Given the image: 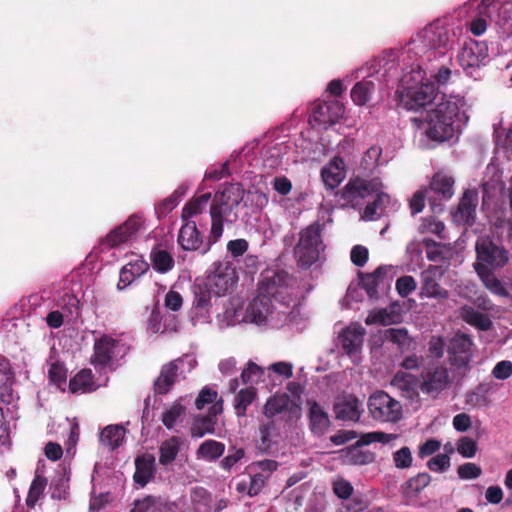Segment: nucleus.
Listing matches in <instances>:
<instances>
[{"label":"nucleus","instance_id":"obj_26","mask_svg":"<svg viewBox=\"0 0 512 512\" xmlns=\"http://www.w3.org/2000/svg\"><path fill=\"white\" fill-rule=\"evenodd\" d=\"M308 419L311 432L316 436L324 435L330 427L328 413L316 400H307Z\"/></svg>","mask_w":512,"mask_h":512},{"label":"nucleus","instance_id":"obj_63","mask_svg":"<svg viewBox=\"0 0 512 512\" xmlns=\"http://www.w3.org/2000/svg\"><path fill=\"white\" fill-rule=\"evenodd\" d=\"M428 199V194L425 190L416 191L409 201V208L412 215H416L423 211L425 207V199Z\"/></svg>","mask_w":512,"mask_h":512},{"label":"nucleus","instance_id":"obj_27","mask_svg":"<svg viewBox=\"0 0 512 512\" xmlns=\"http://www.w3.org/2000/svg\"><path fill=\"white\" fill-rule=\"evenodd\" d=\"M273 308L271 299L262 294H257L247 308V318L257 325H262L267 322Z\"/></svg>","mask_w":512,"mask_h":512},{"label":"nucleus","instance_id":"obj_4","mask_svg":"<svg viewBox=\"0 0 512 512\" xmlns=\"http://www.w3.org/2000/svg\"><path fill=\"white\" fill-rule=\"evenodd\" d=\"M127 351L128 348L120 340L103 334L94 341L90 363L96 369H105L111 367L118 359L123 358Z\"/></svg>","mask_w":512,"mask_h":512},{"label":"nucleus","instance_id":"obj_23","mask_svg":"<svg viewBox=\"0 0 512 512\" xmlns=\"http://www.w3.org/2000/svg\"><path fill=\"white\" fill-rule=\"evenodd\" d=\"M344 105L337 100L324 101L313 110V118L320 125H332L343 117Z\"/></svg>","mask_w":512,"mask_h":512},{"label":"nucleus","instance_id":"obj_15","mask_svg":"<svg viewBox=\"0 0 512 512\" xmlns=\"http://www.w3.org/2000/svg\"><path fill=\"white\" fill-rule=\"evenodd\" d=\"M454 179L443 173H436L430 182L429 188L426 189L428 201L433 210L444 200H449L454 194Z\"/></svg>","mask_w":512,"mask_h":512},{"label":"nucleus","instance_id":"obj_45","mask_svg":"<svg viewBox=\"0 0 512 512\" xmlns=\"http://www.w3.org/2000/svg\"><path fill=\"white\" fill-rule=\"evenodd\" d=\"M225 451V445L216 440H206L197 449V457L207 461H215L220 458Z\"/></svg>","mask_w":512,"mask_h":512},{"label":"nucleus","instance_id":"obj_64","mask_svg":"<svg viewBox=\"0 0 512 512\" xmlns=\"http://www.w3.org/2000/svg\"><path fill=\"white\" fill-rule=\"evenodd\" d=\"M457 473L461 479H476L481 475L482 470L475 463L468 462L460 465Z\"/></svg>","mask_w":512,"mask_h":512},{"label":"nucleus","instance_id":"obj_29","mask_svg":"<svg viewBox=\"0 0 512 512\" xmlns=\"http://www.w3.org/2000/svg\"><path fill=\"white\" fill-rule=\"evenodd\" d=\"M148 268V263L142 259H136L124 265L120 270L117 289H125L127 286L132 284L135 279L143 275L148 270Z\"/></svg>","mask_w":512,"mask_h":512},{"label":"nucleus","instance_id":"obj_31","mask_svg":"<svg viewBox=\"0 0 512 512\" xmlns=\"http://www.w3.org/2000/svg\"><path fill=\"white\" fill-rule=\"evenodd\" d=\"M474 269L484 284L485 288L488 289L492 294L501 297L509 296V292L503 283L494 274L493 270L486 269L482 265H474Z\"/></svg>","mask_w":512,"mask_h":512},{"label":"nucleus","instance_id":"obj_14","mask_svg":"<svg viewBox=\"0 0 512 512\" xmlns=\"http://www.w3.org/2000/svg\"><path fill=\"white\" fill-rule=\"evenodd\" d=\"M472 340L466 334H456L449 343V361L457 368L468 366L472 358Z\"/></svg>","mask_w":512,"mask_h":512},{"label":"nucleus","instance_id":"obj_20","mask_svg":"<svg viewBox=\"0 0 512 512\" xmlns=\"http://www.w3.org/2000/svg\"><path fill=\"white\" fill-rule=\"evenodd\" d=\"M223 411V400L219 399L209 409L207 415L197 416L194 418L190 433L193 438H201L206 434H213L215 432V425L217 424V416Z\"/></svg>","mask_w":512,"mask_h":512},{"label":"nucleus","instance_id":"obj_53","mask_svg":"<svg viewBox=\"0 0 512 512\" xmlns=\"http://www.w3.org/2000/svg\"><path fill=\"white\" fill-rule=\"evenodd\" d=\"M185 412V407L175 402L162 415V423L167 429H172L178 418Z\"/></svg>","mask_w":512,"mask_h":512},{"label":"nucleus","instance_id":"obj_33","mask_svg":"<svg viewBox=\"0 0 512 512\" xmlns=\"http://www.w3.org/2000/svg\"><path fill=\"white\" fill-rule=\"evenodd\" d=\"M344 163L341 159L335 158L321 170V177L328 189L333 190L344 179Z\"/></svg>","mask_w":512,"mask_h":512},{"label":"nucleus","instance_id":"obj_7","mask_svg":"<svg viewBox=\"0 0 512 512\" xmlns=\"http://www.w3.org/2000/svg\"><path fill=\"white\" fill-rule=\"evenodd\" d=\"M445 269L438 265H429L420 274V298H433L444 301L449 298V291L441 285Z\"/></svg>","mask_w":512,"mask_h":512},{"label":"nucleus","instance_id":"obj_54","mask_svg":"<svg viewBox=\"0 0 512 512\" xmlns=\"http://www.w3.org/2000/svg\"><path fill=\"white\" fill-rule=\"evenodd\" d=\"M396 438V434H388L382 431H374L361 435L359 439V444L369 445L375 442L386 444L391 442L392 440H395Z\"/></svg>","mask_w":512,"mask_h":512},{"label":"nucleus","instance_id":"obj_22","mask_svg":"<svg viewBox=\"0 0 512 512\" xmlns=\"http://www.w3.org/2000/svg\"><path fill=\"white\" fill-rule=\"evenodd\" d=\"M361 402L354 395H345L338 398L333 404L336 419L341 421H359L362 410Z\"/></svg>","mask_w":512,"mask_h":512},{"label":"nucleus","instance_id":"obj_43","mask_svg":"<svg viewBox=\"0 0 512 512\" xmlns=\"http://www.w3.org/2000/svg\"><path fill=\"white\" fill-rule=\"evenodd\" d=\"M125 435V429L119 425H109L105 427L100 434V441L110 450L118 448Z\"/></svg>","mask_w":512,"mask_h":512},{"label":"nucleus","instance_id":"obj_30","mask_svg":"<svg viewBox=\"0 0 512 512\" xmlns=\"http://www.w3.org/2000/svg\"><path fill=\"white\" fill-rule=\"evenodd\" d=\"M497 0H482L477 7V15L469 22V29L475 36L482 35L487 29L490 10L496 8Z\"/></svg>","mask_w":512,"mask_h":512},{"label":"nucleus","instance_id":"obj_28","mask_svg":"<svg viewBox=\"0 0 512 512\" xmlns=\"http://www.w3.org/2000/svg\"><path fill=\"white\" fill-rule=\"evenodd\" d=\"M155 457L152 454H142L135 459L133 480L140 487L146 486L155 476Z\"/></svg>","mask_w":512,"mask_h":512},{"label":"nucleus","instance_id":"obj_11","mask_svg":"<svg viewBox=\"0 0 512 512\" xmlns=\"http://www.w3.org/2000/svg\"><path fill=\"white\" fill-rule=\"evenodd\" d=\"M488 56L486 43L476 40L465 42L457 55L459 65L468 75L480 67L481 63Z\"/></svg>","mask_w":512,"mask_h":512},{"label":"nucleus","instance_id":"obj_41","mask_svg":"<svg viewBox=\"0 0 512 512\" xmlns=\"http://www.w3.org/2000/svg\"><path fill=\"white\" fill-rule=\"evenodd\" d=\"M375 88L376 85L372 80L363 79L357 82L351 89L350 95L352 101L358 106L365 105L371 99Z\"/></svg>","mask_w":512,"mask_h":512},{"label":"nucleus","instance_id":"obj_35","mask_svg":"<svg viewBox=\"0 0 512 512\" xmlns=\"http://www.w3.org/2000/svg\"><path fill=\"white\" fill-rule=\"evenodd\" d=\"M211 289L205 284V282L196 283L193 286V307L196 310V314L200 316H208L209 308L211 307Z\"/></svg>","mask_w":512,"mask_h":512},{"label":"nucleus","instance_id":"obj_5","mask_svg":"<svg viewBox=\"0 0 512 512\" xmlns=\"http://www.w3.org/2000/svg\"><path fill=\"white\" fill-rule=\"evenodd\" d=\"M291 277L280 269H266L260 275L257 294H262L266 298L284 303L286 301L287 291Z\"/></svg>","mask_w":512,"mask_h":512},{"label":"nucleus","instance_id":"obj_50","mask_svg":"<svg viewBox=\"0 0 512 512\" xmlns=\"http://www.w3.org/2000/svg\"><path fill=\"white\" fill-rule=\"evenodd\" d=\"M264 375V369L252 360H249L247 367L241 373L243 384L257 383Z\"/></svg>","mask_w":512,"mask_h":512},{"label":"nucleus","instance_id":"obj_48","mask_svg":"<svg viewBox=\"0 0 512 512\" xmlns=\"http://www.w3.org/2000/svg\"><path fill=\"white\" fill-rule=\"evenodd\" d=\"M257 396L254 387H247L241 389L235 396L234 409L238 417H243L246 414L247 408L253 403Z\"/></svg>","mask_w":512,"mask_h":512},{"label":"nucleus","instance_id":"obj_16","mask_svg":"<svg viewBox=\"0 0 512 512\" xmlns=\"http://www.w3.org/2000/svg\"><path fill=\"white\" fill-rule=\"evenodd\" d=\"M205 284L216 296L225 295L236 283L235 270L228 265H219L205 279Z\"/></svg>","mask_w":512,"mask_h":512},{"label":"nucleus","instance_id":"obj_62","mask_svg":"<svg viewBox=\"0 0 512 512\" xmlns=\"http://www.w3.org/2000/svg\"><path fill=\"white\" fill-rule=\"evenodd\" d=\"M244 455L245 452L242 448H231L229 450V454L221 460V468L226 471H230L231 468L244 457Z\"/></svg>","mask_w":512,"mask_h":512},{"label":"nucleus","instance_id":"obj_52","mask_svg":"<svg viewBox=\"0 0 512 512\" xmlns=\"http://www.w3.org/2000/svg\"><path fill=\"white\" fill-rule=\"evenodd\" d=\"M498 23L512 32V0H504L497 8Z\"/></svg>","mask_w":512,"mask_h":512},{"label":"nucleus","instance_id":"obj_12","mask_svg":"<svg viewBox=\"0 0 512 512\" xmlns=\"http://www.w3.org/2000/svg\"><path fill=\"white\" fill-rule=\"evenodd\" d=\"M420 390L432 397L438 396L449 384V372L446 367L436 365L429 367L421 373Z\"/></svg>","mask_w":512,"mask_h":512},{"label":"nucleus","instance_id":"obj_61","mask_svg":"<svg viewBox=\"0 0 512 512\" xmlns=\"http://www.w3.org/2000/svg\"><path fill=\"white\" fill-rule=\"evenodd\" d=\"M427 467L433 472H444L450 467L448 454H437L427 461Z\"/></svg>","mask_w":512,"mask_h":512},{"label":"nucleus","instance_id":"obj_18","mask_svg":"<svg viewBox=\"0 0 512 512\" xmlns=\"http://www.w3.org/2000/svg\"><path fill=\"white\" fill-rule=\"evenodd\" d=\"M366 330L358 323H352L344 328L339 336L338 341L341 349L349 357H353L355 354L361 351Z\"/></svg>","mask_w":512,"mask_h":512},{"label":"nucleus","instance_id":"obj_1","mask_svg":"<svg viewBox=\"0 0 512 512\" xmlns=\"http://www.w3.org/2000/svg\"><path fill=\"white\" fill-rule=\"evenodd\" d=\"M460 107L456 101L446 100L424 115L411 118L412 123L423 130L428 139L443 143L453 138L458 126Z\"/></svg>","mask_w":512,"mask_h":512},{"label":"nucleus","instance_id":"obj_38","mask_svg":"<svg viewBox=\"0 0 512 512\" xmlns=\"http://www.w3.org/2000/svg\"><path fill=\"white\" fill-rule=\"evenodd\" d=\"M69 390L71 393H86L94 390L93 374L90 369L80 370L69 381Z\"/></svg>","mask_w":512,"mask_h":512},{"label":"nucleus","instance_id":"obj_32","mask_svg":"<svg viewBox=\"0 0 512 512\" xmlns=\"http://www.w3.org/2000/svg\"><path fill=\"white\" fill-rule=\"evenodd\" d=\"M392 385L401 390L408 398L418 396L421 381L413 374L398 371L392 379Z\"/></svg>","mask_w":512,"mask_h":512},{"label":"nucleus","instance_id":"obj_13","mask_svg":"<svg viewBox=\"0 0 512 512\" xmlns=\"http://www.w3.org/2000/svg\"><path fill=\"white\" fill-rule=\"evenodd\" d=\"M184 362V358L179 357L162 365L160 373L153 384L156 394L165 395L172 389L183 375Z\"/></svg>","mask_w":512,"mask_h":512},{"label":"nucleus","instance_id":"obj_56","mask_svg":"<svg viewBox=\"0 0 512 512\" xmlns=\"http://www.w3.org/2000/svg\"><path fill=\"white\" fill-rule=\"evenodd\" d=\"M393 461L398 469H407L412 466L413 457L409 447L404 446L393 453Z\"/></svg>","mask_w":512,"mask_h":512},{"label":"nucleus","instance_id":"obj_3","mask_svg":"<svg viewBox=\"0 0 512 512\" xmlns=\"http://www.w3.org/2000/svg\"><path fill=\"white\" fill-rule=\"evenodd\" d=\"M323 229L324 225L315 221L300 230L298 242L293 250L297 265L300 268H310L319 260L320 254L324 252Z\"/></svg>","mask_w":512,"mask_h":512},{"label":"nucleus","instance_id":"obj_37","mask_svg":"<svg viewBox=\"0 0 512 512\" xmlns=\"http://www.w3.org/2000/svg\"><path fill=\"white\" fill-rule=\"evenodd\" d=\"M365 444H359V440L345 450V462L350 465H368L375 461V454L369 450L361 449Z\"/></svg>","mask_w":512,"mask_h":512},{"label":"nucleus","instance_id":"obj_42","mask_svg":"<svg viewBox=\"0 0 512 512\" xmlns=\"http://www.w3.org/2000/svg\"><path fill=\"white\" fill-rule=\"evenodd\" d=\"M150 260L155 271L165 274L174 268L175 261L173 256L166 250L152 249Z\"/></svg>","mask_w":512,"mask_h":512},{"label":"nucleus","instance_id":"obj_10","mask_svg":"<svg viewBox=\"0 0 512 512\" xmlns=\"http://www.w3.org/2000/svg\"><path fill=\"white\" fill-rule=\"evenodd\" d=\"M143 219L137 214L130 215L122 224L112 229L101 241V245L111 249L129 242L141 229Z\"/></svg>","mask_w":512,"mask_h":512},{"label":"nucleus","instance_id":"obj_24","mask_svg":"<svg viewBox=\"0 0 512 512\" xmlns=\"http://www.w3.org/2000/svg\"><path fill=\"white\" fill-rule=\"evenodd\" d=\"M477 205L478 192L476 190H466L453 217L457 222L472 225L475 222Z\"/></svg>","mask_w":512,"mask_h":512},{"label":"nucleus","instance_id":"obj_44","mask_svg":"<svg viewBox=\"0 0 512 512\" xmlns=\"http://www.w3.org/2000/svg\"><path fill=\"white\" fill-rule=\"evenodd\" d=\"M211 199V193L207 192L198 197H194L189 202H187L183 209L181 218L183 221H190L189 219L202 213L206 208L208 202Z\"/></svg>","mask_w":512,"mask_h":512},{"label":"nucleus","instance_id":"obj_57","mask_svg":"<svg viewBox=\"0 0 512 512\" xmlns=\"http://www.w3.org/2000/svg\"><path fill=\"white\" fill-rule=\"evenodd\" d=\"M49 379L57 387H61L66 383L67 369L59 362L52 363L48 370Z\"/></svg>","mask_w":512,"mask_h":512},{"label":"nucleus","instance_id":"obj_59","mask_svg":"<svg viewBox=\"0 0 512 512\" xmlns=\"http://www.w3.org/2000/svg\"><path fill=\"white\" fill-rule=\"evenodd\" d=\"M268 475H264L261 472H255L250 476V482L248 487V495L253 497L258 495L266 485Z\"/></svg>","mask_w":512,"mask_h":512},{"label":"nucleus","instance_id":"obj_8","mask_svg":"<svg viewBox=\"0 0 512 512\" xmlns=\"http://www.w3.org/2000/svg\"><path fill=\"white\" fill-rule=\"evenodd\" d=\"M383 183L379 177L364 179L361 177L351 178L340 191V197L347 203H354L358 199L366 198L380 192Z\"/></svg>","mask_w":512,"mask_h":512},{"label":"nucleus","instance_id":"obj_51","mask_svg":"<svg viewBox=\"0 0 512 512\" xmlns=\"http://www.w3.org/2000/svg\"><path fill=\"white\" fill-rule=\"evenodd\" d=\"M381 154V147L371 146L369 149H367L362 157L361 167L367 172H372L378 166V161L381 157Z\"/></svg>","mask_w":512,"mask_h":512},{"label":"nucleus","instance_id":"obj_9","mask_svg":"<svg viewBox=\"0 0 512 512\" xmlns=\"http://www.w3.org/2000/svg\"><path fill=\"white\" fill-rule=\"evenodd\" d=\"M477 262L474 265H482L486 269L502 268L509 260L507 250L496 245L489 239H482L476 243Z\"/></svg>","mask_w":512,"mask_h":512},{"label":"nucleus","instance_id":"obj_36","mask_svg":"<svg viewBox=\"0 0 512 512\" xmlns=\"http://www.w3.org/2000/svg\"><path fill=\"white\" fill-rule=\"evenodd\" d=\"M387 273L385 266H379L372 273H359L360 283L370 298L378 296V286Z\"/></svg>","mask_w":512,"mask_h":512},{"label":"nucleus","instance_id":"obj_60","mask_svg":"<svg viewBox=\"0 0 512 512\" xmlns=\"http://www.w3.org/2000/svg\"><path fill=\"white\" fill-rule=\"evenodd\" d=\"M217 397H218V393L217 391L213 390V389H210V388H203L198 397L196 398L195 400V406L197 409L201 410L203 409L207 404H212L214 405L216 402H218L219 400H217Z\"/></svg>","mask_w":512,"mask_h":512},{"label":"nucleus","instance_id":"obj_19","mask_svg":"<svg viewBox=\"0 0 512 512\" xmlns=\"http://www.w3.org/2000/svg\"><path fill=\"white\" fill-rule=\"evenodd\" d=\"M418 40L428 49L447 47L450 37L447 28L440 22H433L417 34Z\"/></svg>","mask_w":512,"mask_h":512},{"label":"nucleus","instance_id":"obj_46","mask_svg":"<svg viewBox=\"0 0 512 512\" xmlns=\"http://www.w3.org/2000/svg\"><path fill=\"white\" fill-rule=\"evenodd\" d=\"M48 484L46 477L36 474L31 482L26 497V505L28 508L33 509L37 502L44 496V491Z\"/></svg>","mask_w":512,"mask_h":512},{"label":"nucleus","instance_id":"obj_21","mask_svg":"<svg viewBox=\"0 0 512 512\" xmlns=\"http://www.w3.org/2000/svg\"><path fill=\"white\" fill-rule=\"evenodd\" d=\"M284 411H287L290 417H294L295 419H299L301 416V407L292 402L290 397L285 393L275 394L270 397L264 405L263 413L267 418L272 419L274 416Z\"/></svg>","mask_w":512,"mask_h":512},{"label":"nucleus","instance_id":"obj_6","mask_svg":"<svg viewBox=\"0 0 512 512\" xmlns=\"http://www.w3.org/2000/svg\"><path fill=\"white\" fill-rule=\"evenodd\" d=\"M368 410L373 419L396 423L402 417V405L385 391H376L368 399Z\"/></svg>","mask_w":512,"mask_h":512},{"label":"nucleus","instance_id":"obj_17","mask_svg":"<svg viewBox=\"0 0 512 512\" xmlns=\"http://www.w3.org/2000/svg\"><path fill=\"white\" fill-rule=\"evenodd\" d=\"M181 226L177 242L180 247L185 251H200L201 254H206L205 251L208 240L204 241L201 232L198 230L195 221H184Z\"/></svg>","mask_w":512,"mask_h":512},{"label":"nucleus","instance_id":"obj_40","mask_svg":"<svg viewBox=\"0 0 512 512\" xmlns=\"http://www.w3.org/2000/svg\"><path fill=\"white\" fill-rule=\"evenodd\" d=\"M461 317L467 324L481 331H487L492 327V321L487 314L481 313L469 306L462 308Z\"/></svg>","mask_w":512,"mask_h":512},{"label":"nucleus","instance_id":"obj_55","mask_svg":"<svg viewBox=\"0 0 512 512\" xmlns=\"http://www.w3.org/2000/svg\"><path fill=\"white\" fill-rule=\"evenodd\" d=\"M395 288L398 294L402 298H405L408 297L417 288V282L410 275L401 276L396 280Z\"/></svg>","mask_w":512,"mask_h":512},{"label":"nucleus","instance_id":"obj_39","mask_svg":"<svg viewBox=\"0 0 512 512\" xmlns=\"http://www.w3.org/2000/svg\"><path fill=\"white\" fill-rule=\"evenodd\" d=\"M390 202V196L382 190L376 193L373 202L368 203L363 210L362 218L365 221H372L381 217L387 204Z\"/></svg>","mask_w":512,"mask_h":512},{"label":"nucleus","instance_id":"obj_25","mask_svg":"<svg viewBox=\"0 0 512 512\" xmlns=\"http://www.w3.org/2000/svg\"><path fill=\"white\" fill-rule=\"evenodd\" d=\"M437 88L433 83H423L415 90L408 92L404 106L408 110H418L433 102Z\"/></svg>","mask_w":512,"mask_h":512},{"label":"nucleus","instance_id":"obj_47","mask_svg":"<svg viewBox=\"0 0 512 512\" xmlns=\"http://www.w3.org/2000/svg\"><path fill=\"white\" fill-rule=\"evenodd\" d=\"M181 441L178 437H171L164 441L159 449V463L161 465L171 464L177 457L180 451Z\"/></svg>","mask_w":512,"mask_h":512},{"label":"nucleus","instance_id":"obj_49","mask_svg":"<svg viewBox=\"0 0 512 512\" xmlns=\"http://www.w3.org/2000/svg\"><path fill=\"white\" fill-rule=\"evenodd\" d=\"M275 431V423L273 420H269L265 423H262L259 426V435L260 438L257 442V448L262 452H267L272 447V435Z\"/></svg>","mask_w":512,"mask_h":512},{"label":"nucleus","instance_id":"obj_2","mask_svg":"<svg viewBox=\"0 0 512 512\" xmlns=\"http://www.w3.org/2000/svg\"><path fill=\"white\" fill-rule=\"evenodd\" d=\"M243 198L244 189L240 183L225 184L223 189L214 195L210 207L211 229L204 252L209 251L212 245L221 238L224 221H229V216L239 206Z\"/></svg>","mask_w":512,"mask_h":512},{"label":"nucleus","instance_id":"obj_58","mask_svg":"<svg viewBox=\"0 0 512 512\" xmlns=\"http://www.w3.org/2000/svg\"><path fill=\"white\" fill-rule=\"evenodd\" d=\"M457 451L464 458H472L477 452V443L470 437H461L457 443Z\"/></svg>","mask_w":512,"mask_h":512},{"label":"nucleus","instance_id":"obj_34","mask_svg":"<svg viewBox=\"0 0 512 512\" xmlns=\"http://www.w3.org/2000/svg\"><path fill=\"white\" fill-rule=\"evenodd\" d=\"M431 476L426 472L418 473L417 475L409 478L402 485V494L406 500H412L419 496V494L430 484Z\"/></svg>","mask_w":512,"mask_h":512}]
</instances>
